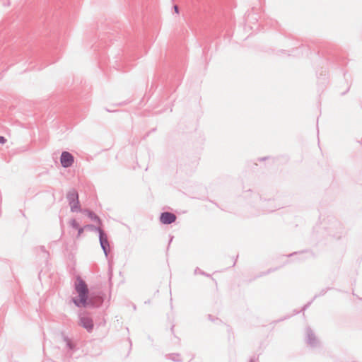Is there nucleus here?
<instances>
[{
	"instance_id": "1",
	"label": "nucleus",
	"mask_w": 362,
	"mask_h": 362,
	"mask_svg": "<svg viewBox=\"0 0 362 362\" xmlns=\"http://www.w3.org/2000/svg\"><path fill=\"white\" fill-rule=\"evenodd\" d=\"M75 288L78 297L74 300V303L78 307H85L87 305L88 288L85 282L80 278L76 279Z\"/></svg>"
},
{
	"instance_id": "2",
	"label": "nucleus",
	"mask_w": 362,
	"mask_h": 362,
	"mask_svg": "<svg viewBox=\"0 0 362 362\" xmlns=\"http://www.w3.org/2000/svg\"><path fill=\"white\" fill-rule=\"evenodd\" d=\"M60 160L62 166L64 168H68L71 166L74 163L73 156L67 151H64L62 153Z\"/></svg>"
},
{
	"instance_id": "3",
	"label": "nucleus",
	"mask_w": 362,
	"mask_h": 362,
	"mask_svg": "<svg viewBox=\"0 0 362 362\" xmlns=\"http://www.w3.org/2000/svg\"><path fill=\"white\" fill-rule=\"evenodd\" d=\"M176 220V216L170 212H164L161 214L160 221L163 224H170Z\"/></svg>"
},
{
	"instance_id": "4",
	"label": "nucleus",
	"mask_w": 362,
	"mask_h": 362,
	"mask_svg": "<svg viewBox=\"0 0 362 362\" xmlns=\"http://www.w3.org/2000/svg\"><path fill=\"white\" fill-rule=\"evenodd\" d=\"M80 325L88 331H91L93 327V321L88 317H81L80 320Z\"/></svg>"
},
{
	"instance_id": "5",
	"label": "nucleus",
	"mask_w": 362,
	"mask_h": 362,
	"mask_svg": "<svg viewBox=\"0 0 362 362\" xmlns=\"http://www.w3.org/2000/svg\"><path fill=\"white\" fill-rule=\"evenodd\" d=\"M69 199L70 201V204L71 209L74 211L75 208H76V204L77 202H75V199H78V194L76 191H72L69 192L68 195Z\"/></svg>"
},
{
	"instance_id": "6",
	"label": "nucleus",
	"mask_w": 362,
	"mask_h": 362,
	"mask_svg": "<svg viewBox=\"0 0 362 362\" xmlns=\"http://www.w3.org/2000/svg\"><path fill=\"white\" fill-rule=\"evenodd\" d=\"M71 226H72V227H74V228H76V229H78V236H80V235H81V233H82V232H83V228H79V225H78V223L76 222V221H75V220H72V221H71Z\"/></svg>"
},
{
	"instance_id": "7",
	"label": "nucleus",
	"mask_w": 362,
	"mask_h": 362,
	"mask_svg": "<svg viewBox=\"0 0 362 362\" xmlns=\"http://www.w3.org/2000/svg\"><path fill=\"white\" fill-rule=\"evenodd\" d=\"M6 141V139L4 137L0 136V144H4Z\"/></svg>"
},
{
	"instance_id": "8",
	"label": "nucleus",
	"mask_w": 362,
	"mask_h": 362,
	"mask_svg": "<svg viewBox=\"0 0 362 362\" xmlns=\"http://www.w3.org/2000/svg\"><path fill=\"white\" fill-rule=\"evenodd\" d=\"M101 245L105 251V253L107 255V252H106V250H105V245H104V243L103 242V240H101Z\"/></svg>"
},
{
	"instance_id": "9",
	"label": "nucleus",
	"mask_w": 362,
	"mask_h": 362,
	"mask_svg": "<svg viewBox=\"0 0 362 362\" xmlns=\"http://www.w3.org/2000/svg\"><path fill=\"white\" fill-rule=\"evenodd\" d=\"M175 11H177V6H175Z\"/></svg>"
}]
</instances>
